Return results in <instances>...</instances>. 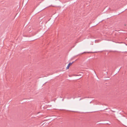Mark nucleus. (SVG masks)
<instances>
[{"instance_id":"f257e3e1","label":"nucleus","mask_w":127,"mask_h":127,"mask_svg":"<svg viewBox=\"0 0 127 127\" xmlns=\"http://www.w3.org/2000/svg\"><path fill=\"white\" fill-rule=\"evenodd\" d=\"M73 63H70L67 66V67H66V69H69V67H70V66Z\"/></svg>"}]
</instances>
